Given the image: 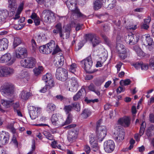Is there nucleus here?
<instances>
[{"mask_svg": "<svg viewBox=\"0 0 154 154\" xmlns=\"http://www.w3.org/2000/svg\"><path fill=\"white\" fill-rule=\"evenodd\" d=\"M83 24L77 23L76 24L74 22L72 23L71 26H75V30L78 31L82 29Z\"/></svg>", "mask_w": 154, "mask_h": 154, "instance_id": "46", "label": "nucleus"}, {"mask_svg": "<svg viewBox=\"0 0 154 154\" xmlns=\"http://www.w3.org/2000/svg\"><path fill=\"white\" fill-rule=\"evenodd\" d=\"M43 134L48 139L51 140H54L53 136L49 132L45 131L43 132Z\"/></svg>", "mask_w": 154, "mask_h": 154, "instance_id": "42", "label": "nucleus"}, {"mask_svg": "<svg viewBox=\"0 0 154 154\" xmlns=\"http://www.w3.org/2000/svg\"><path fill=\"white\" fill-rule=\"evenodd\" d=\"M72 109V105H68L65 106L63 108V109L66 114L71 113L70 112Z\"/></svg>", "mask_w": 154, "mask_h": 154, "instance_id": "44", "label": "nucleus"}, {"mask_svg": "<svg viewBox=\"0 0 154 154\" xmlns=\"http://www.w3.org/2000/svg\"><path fill=\"white\" fill-rule=\"evenodd\" d=\"M45 82L47 83L46 85L48 88V89L51 88L54 85V82L53 79L50 80L49 81Z\"/></svg>", "mask_w": 154, "mask_h": 154, "instance_id": "48", "label": "nucleus"}, {"mask_svg": "<svg viewBox=\"0 0 154 154\" xmlns=\"http://www.w3.org/2000/svg\"><path fill=\"white\" fill-rule=\"evenodd\" d=\"M113 23L114 24L113 26L114 30H116V26L119 29H120L121 28V23L120 20H118L117 21L116 20H113Z\"/></svg>", "mask_w": 154, "mask_h": 154, "instance_id": "50", "label": "nucleus"}, {"mask_svg": "<svg viewBox=\"0 0 154 154\" xmlns=\"http://www.w3.org/2000/svg\"><path fill=\"white\" fill-rule=\"evenodd\" d=\"M8 39L5 38L0 39V51L7 49L8 46Z\"/></svg>", "mask_w": 154, "mask_h": 154, "instance_id": "21", "label": "nucleus"}, {"mask_svg": "<svg viewBox=\"0 0 154 154\" xmlns=\"http://www.w3.org/2000/svg\"><path fill=\"white\" fill-rule=\"evenodd\" d=\"M67 139L70 143L75 142L77 137L76 131L75 130H70L68 132Z\"/></svg>", "mask_w": 154, "mask_h": 154, "instance_id": "15", "label": "nucleus"}, {"mask_svg": "<svg viewBox=\"0 0 154 154\" xmlns=\"http://www.w3.org/2000/svg\"><path fill=\"white\" fill-rule=\"evenodd\" d=\"M47 109L48 111L51 112L56 109V106L53 103H49L47 105Z\"/></svg>", "mask_w": 154, "mask_h": 154, "instance_id": "36", "label": "nucleus"}, {"mask_svg": "<svg viewBox=\"0 0 154 154\" xmlns=\"http://www.w3.org/2000/svg\"><path fill=\"white\" fill-rule=\"evenodd\" d=\"M13 101L12 100H5L2 99L1 101V104L3 106L2 108L4 109L9 108L11 107L13 104Z\"/></svg>", "mask_w": 154, "mask_h": 154, "instance_id": "19", "label": "nucleus"}, {"mask_svg": "<svg viewBox=\"0 0 154 154\" xmlns=\"http://www.w3.org/2000/svg\"><path fill=\"white\" fill-rule=\"evenodd\" d=\"M0 76H4V66H0Z\"/></svg>", "mask_w": 154, "mask_h": 154, "instance_id": "62", "label": "nucleus"}, {"mask_svg": "<svg viewBox=\"0 0 154 154\" xmlns=\"http://www.w3.org/2000/svg\"><path fill=\"white\" fill-rule=\"evenodd\" d=\"M27 56V50L24 48H19L16 51V57L19 59H22Z\"/></svg>", "mask_w": 154, "mask_h": 154, "instance_id": "13", "label": "nucleus"}, {"mask_svg": "<svg viewBox=\"0 0 154 154\" xmlns=\"http://www.w3.org/2000/svg\"><path fill=\"white\" fill-rule=\"evenodd\" d=\"M84 150L87 154H89L91 151L90 147L87 145H86L85 146Z\"/></svg>", "mask_w": 154, "mask_h": 154, "instance_id": "64", "label": "nucleus"}, {"mask_svg": "<svg viewBox=\"0 0 154 154\" xmlns=\"http://www.w3.org/2000/svg\"><path fill=\"white\" fill-rule=\"evenodd\" d=\"M55 29L57 30L59 32H61L62 30V25L61 23H58L55 26Z\"/></svg>", "mask_w": 154, "mask_h": 154, "instance_id": "60", "label": "nucleus"}, {"mask_svg": "<svg viewBox=\"0 0 154 154\" xmlns=\"http://www.w3.org/2000/svg\"><path fill=\"white\" fill-rule=\"evenodd\" d=\"M91 113L90 110L88 109H85L82 111L81 115L84 118H86L90 115Z\"/></svg>", "mask_w": 154, "mask_h": 154, "instance_id": "40", "label": "nucleus"}, {"mask_svg": "<svg viewBox=\"0 0 154 154\" xmlns=\"http://www.w3.org/2000/svg\"><path fill=\"white\" fill-rule=\"evenodd\" d=\"M88 88L90 91L94 92L98 96H100V91L96 88V87L93 84H91L88 86Z\"/></svg>", "mask_w": 154, "mask_h": 154, "instance_id": "32", "label": "nucleus"}, {"mask_svg": "<svg viewBox=\"0 0 154 154\" xmlns=\"http://www.w3.org/2000/svg\"><path fill=\"white\" fill-rule=\"evenodd\" d=\"M39 51L40 52L43 54H49V51L47 50L46 45L41 46L39 47Z\"/></svg>", "mask_w": 154, "mask_h": 154, "instance_id": "39", "label": "nucleus"}, {"mask_svg": "<svg viewBox=\"0 0 154 154\" xmlns=\"http://www.w3.org/2000/svg\"><path fill=\"white\" fill-rule=\"evenodd\" d=\"M139 38L138 35L131 33L126 37L125 41L127 43L131 45H133L137 43Z\"/></svg>", "mask_w": 154, "mask_h": 154, "instance_id": "9", "label": "nucleus"}, {"mask_svg": "<svg viewBox=\"0 0 154 154\" xmlns=\"http://www.w3.org/2000/svg\"><path fill=\"white\" fill-rule=\"evenodd\" d=\"M133 49L137 52L138 56L140 57H143L144 56V53L138 47L136 46H134Z\"/></svg>", "mask_w": 154, "mask_h": 154, "instance_id": "34", "label": "nucleus"}, {"mask_svg": "<svg viewBox=\"0 0 154 154\" xmlns=\"http://www.w3.org/2000/svg\"><path fill=\"white\" fill-rule=\"evenodd\" d=\"M31 95V94L30 92L23 90L21 92L20 97L23 100H27Z\"/></svg>", "mask_w": 154, "mask_h": 154, "instance_id": "24", "label": "nucleus"}, {"mask_svg": "<svg viewBox=\"0 0 154 154\" xmlns=\"http://www.w3.org/2000/svg\"><path fill=\"white\" fill-rule=\"evenodd\" d=\"M13 107L14 108V111L16 110L19 109V108L20 106L19 103L18 102H16L14 103H13Z\"/></svg>", "mask_w": 154, "mask_h": 154, "instance_id": "59", "label": "nucleus"}, {"mask_svg": "<svg viewBox=\"0 0 154 154\" xmlns=\"http://www.w3.org/2000/svg\"><path fill=\"white\" fill-rule=\"evenodd\" d=\"M104 4L100 0H96L94 2V9L95 10H97L102 7Z\"/></svg>", "mask_w": 154, "mask_h": 154, "instance_id": "29", "label": "nucleus"}, {"mask_svg": "<svg viewBox=\"0 0 154 154\" xmlns=\"http://www.w3.org/2000/svg\"><path fill=\"white\" fill-rule=\"evenodd\" d=\"M45 38V35H38L37 38V41L38 42H42Z\"/></svg>", "mask_w": 154, "mask_h": 154, "instance_id": "55", "label": "nucleus"}, {"mask_svg": "<svg viewBox=\"0 0 154 154\" xmlns=\"http://www.w3.org/2000/svg\"><path fill=\"white\" fill-rule=\"evenodd\" d=\"M119 124L127 127H128L130 124V119L129 117H124L120 119L118 121Z\"/></svg>", "mask_w": 154, "mask_h": 154, "instance_id": "16", "label": "nucleus"}, {"mask_svg": "<svg viewBox=\"0 0 154 154\" xmlns=\"http://www.w3.org/2000/svg\"><path fill=\"white\" fill-rule=\"evenodd\" d=\"M67 71L66 69L62 68H58L56 70V77L59 80L64 81L67 78Z\"/></svg>", "mask_w": 154, "mask_h": 154, "instance_id": "7", "label": "nucleus"}, {"mask_svg": "<svg viewBox=\"0 0 154 154\" xmlns=\"http://www.w3.org/2000/svg\"><path fill=\"white\" fill-rule=\"evenodd\" d=\"M116 13L119 15H120L123 13V11L121 7L118 6L116 8L115 10Z\"/></svg>", "mask_w": 154, "mask_h": 154, "instance_id": "52", "label": "nucleus"}, {"mask_svg": "<svg viewBox=\"0 0 154 154\" xmlns=\"http://www.w3.org/2000/svg\"><path fill=\"white\" fill-rule=\"evenodd\" d=\"M142 64V62L140 61L136 62L133 64V66L134 67L137 69H138L141 67V65Z\"/></svg>", "mask_w": 154, "mask_h": 154, "instance_id": "56", "label": "nucleus"}, {"mask_svg": "<svg viewBox=\"0 0 154 154\" xmlns=\"http://www.w3.org/2000/svg\"><path fill=\"white\" fill-rule=\"evenodd\" d=\"M141 39L144 45L150 51L153 48V42L152 38L149 34L143 35Z\"/></svg>", "mask_w": 154, "mask_h": 154, "instance_id": "5", "label": "nucleus"}, {"mask_svg": "<svg viewBox=\"0 0 154 154\" xmlns=\"http://www.w3.org/2000/svg\"><path fill=\"white\" fill-rule=\"evenodd\" d=\"M131 81L129 79H126L125 80H121L120 82V85L122 86H126L129 85Z\"/></svg>", "mask_w": 154, "mask_h": 154, "instance_id": "45", "label": "nucleus"}, {"mask_svg": "<svg viewBox=\"0 0 154 154\" xmlns=\"http://www.w3.org/2000/svg\"><path fill=\"white\" fill-rule=\"evenodd\" d=\"M9 14V12L6 9L0 10V22H5Z\"/></svg>", "mask_w": 154, "mask_h": 154, "instance_id": "20", "label": "nucleus"}, {"mask_svg": "<svg viewBox=\"0 0 154 154\" xmlns=\"http://www.w3.org/2000/svg\"><path fill=\"white\" fill-rule=\"evenodd\" d=\"M67 114H68V116L66 121L64 124L62 125V126L69 124L72 122L73 118L72 115L71 113Z\"/></svg>", "mask_w": 154, "mask_h": 154, "instance_id": "41", "label": "nucleus"}, {"mask_svg": "<svg viewBox=\"0 0 154 154\" xmlns=\"http://www.w3.org/2000/svg\"><path fill=\"white\" fill-rule=\"evenodd\" d=\"M23 6V3H21L17 9V12L15 14V17H14L13 19L14 20H17L20 17V14L22 11Z\"/></svg>", "mask_w": 154, "mask_h": 154, "instance_id": "33", "label": "nucleus"}, {"mask_svg": "<svg viewBox=\"0 0 154 154\" xmlns=\"http://www.w3.org/2000/svg\"><path fill=\"white\" fill-rule=\"evenodd\" d=\"M42 18L45 22L51 23L55 20V17L54 13L49 10H44L42 14Z\"/></svg>", "mask_w": 154, "mask_h": 154, "instance_id": "3", "label": "nucleus"}, {"mask_svg": "<svg viewBox=\"0 0 154 154\" xmlns=\"http://www.w3.org/2000/svg\"><path fill=\"white\" fill-rule=\"evenodd\" d=\"M82 89H81L74 96L73 99L75 101L78 100L80 98L82 95V92H83Z\"/></svg>", "mask_w": 154, "mask_h": 154, "instance_id": "47", "label": "nucleus"}, {"mask_svg": "<svg viewBox=\"0 0 154 154\" xmlns=\"http://www.w3.org/2000/svg\"><path fill=\"white\" fill-rule=\"evenodd\" d=\"M116 49L119 54L126 53V50L124 45L121 44H117L116 46Z\"/></svg>", "mask_w": 154, "mask_h": 154, "instance_id": "28", "label": "nucleus"}, {"mask_svg": "<svg viewBox=\"0 0 154 154\" xmlns=\"http://www.w3.org/2000/svg\"><path fill=\"white\" fill-rule=\"evenodd\" d=\"M114 141L112 140H109L104 143V148L105 151L108 153L112 152L115 148Z\"/></svg>", "mask_w": 154, "mask_h": 154, "instance_id": "10", "label": "nucleus"}, {"mask_svg": "<svg viewBox=\"0 0 154 154\" xmlns=\"http://www.w3.org/2000/svg\"><path fill=\"white\" fill-rule=\"evenodd\" d=\"M87 42H86V39L85 40H83L82 41L80 42L78 46H77L76 48V49L77 50H79L83 46L84 43H86Z\"/></svg>", "mask_w": 154, "mask_h": 154, "instance_id": "53", "label": "nucleus"}, {"mask_svg": "<svg viewBox=\"0 0 154 154\" xmlns=\"http://www.w3.org/2000/svg\"><path fill=\"white\" fill-rule=\"evenodd\" d=\"M71 86L69 89V91L72 92H75L78 89L79 87V84L77 79L74 77H72L69 80Z\"/></svg>", "mask_w": 154, "mask_h": 154, "instance_id": "12", "label": "nucleus"}, {"mask_svg": "<svg viewBox=\"0 0 154 154\" xmlns=\"http://www.w3.org/2000/svg\"><path fill=\"white\" fill-rule=\"evenodd\" d=\"M16 60L15 57H12L11 54L7 53L1 56L0 58V63H7L8 65L10 66L12 65Z\"/></svg>", "mask_w": 154, "mask_h": 154, "instance_id": "6", "label": "nucleus"}, {"mask_svg": "<svg viewBox=\"0 0 154 154\" xmlns=\"http://www.w3.org/2000/svg\"><path fill=\"white\" fill-rule=\"evenodd\" d=\"M141 66V68L142 70H146L148 69V65L145 64H144L143 62Z\"/></svg>", "mask_w": 154, "mask_h": 154, "instance_id": "61", "label": "nucleus"}, {"mask_svg": "<svg viewBox=\"0 0 154 154\" xmlns=\"http://www.w3.org/2000/svg\"><path fill=\"white\" fill-rule=\"evenodd\" d=\"M125 135V132L123 131H121L117 135L114 136V137L116 141L118 143H119L124 139Z\"/></svg>", "mask_w": 154, "mask_h": 154, "instance_id": "18", "label": "nucleus"}, {"mask_svg": "<svg viewBox=\"0 0 154 154\" xmlns=\"http://www.w3.org/2000/svg\"><path fill=\"white\" fill-rule=\"evenodd\" d=\"M0 91L3 94L11 96L15 91L14 86L10 82H5L0 87Z\"/></svg>", "mask_w": 154, "mask_h": 154, "instance_id": "2", "label": "nucleus"}, {"mask_svg": "<svg viewBox=\"0 0 154 154\" xmlns=\"http://www.w3.org/2000/svg\"><path fill=\"white\" fill-rule=\"evenodd\" d=\"M22 41L21 38L18 37L14 38L13 43L14 48H15L21 44L22 43Z\"/></svg>", "mask_w": 154, "mask_h": 154, "instance_id": "37", "label": "nucleus"}, {"mask_svg": "<svg viewBox=\"0 0 154 154\" xmlns=\"http://www.w3.org/2000/svg\"><path fill=\"white\" fill-rule=\"evenodd\" d=\"M51 121L53 124L55 125H58L59 122L58 118L56 114H53L51 118Z\"/></svg>", "mask_w": 154, "mask_h": 154, "instance_id": "38", "label": "nucleus"}, {"mask_svg": "<svg viewBox=\"0 0 154 154\" xmlns=\"http://www.w3.org/2000/svg\"><path fill=\"white\" fill-rule=\"evenodd\" d=\"M59 57L58 61H57L55 63V66L58 68H61L63 66L64 62V58L63 56H60Z\"/></svg>", "mask_w": 154, "mask_h": 154, "instance_id": "30", "label": "nucleus"}, {"mask_svg": "<svg viewBox=\"0 0 154 154\" xmlns=\"http://www.w3.org/2000/svg\"><path fill=\"white\" fill-rule=\"evenodd\" d=\"M71 11L73 14H77V16L79 17L83 18H86V16L81 13L78 8H75V9H72Z\"/></svg>", "mask_w": 154, "mask_h": 154, "instance_id": "31", "label": "nucleus"}, {"mask_svg": "<svg viewBox=\"0 0 154 154\" xmlns=\"http://www.w3.org/2000/svg\"><path fill=\"white\" fill-rule=\"evenodd\" d=\"M146 134L148 137H151L154 135V125H151L146 131Z\"/></svg>", "mask_w": 154, "mask_h": 154, "instance_id": "25", "label": "nucleus"}, {"mask_svg": "<svg viewBox=\"0 0 154 154\" xmlns=\"http://www.w3.org/2000/svg\"><path fill=\"white\" fill-rule=\"evenodd\" d=\"M53 79L51 74L50 73H47L45 75H44L42 77V79L45 82L49 81Z\"/></svg>", "mask_w": 154, "mask_h": 154, "instance_id": "43", "label": "nucleus"}, {"mask_svg": "<svg viewBox=\"0 0 154 154\" xmlns=\"http://www.w3.org/2000/svg\"><path fill=\"white\" fill-rule=\"evenodd\" d=\"M109 4L108 6L110 8H113L115 5L116 3V0H110L109 1Z\"/></svg>", "mask_w": 154, "mask_h": 154, "instance_id": "54", "label": "nucleus"}, {"mask_svg": "<svg viewBox=\"0 0 154 154\" xmlns=\"http://www.w3.org/2000/svg\"><path fill=\"white\" fill-rule=\"evenodd\" d=\"M85 37L86 42L88 41L90 42L94 47L98 45L100 42L99 38L94 33H90L86 34Z\"/></svg>", "mask_w": 154, "mask_h": 154, "instance_id": "8", "label": "nucleus"}, {"mask_svg": "<svg viewBox=\"0 0 154 154\" xmlns=\"http://www.w3.org/2000/svg\"><path fill=\"white\" fill-rule=\"evenodd\" d=\"M9 135L8 133H0V143L2 145H5L8 142Z\"/></svg>", "mask_w": 154, "mask_h": 154, "instance_id": "14", "label": "nucleus"}, {"mask_svg": "<svg viewBox=\"0 0 154 154\" xmlns=\"http://www.w3.org/2000/svg\"><path fill=\"white\" fill-rule=\"evenodd\" d=\"M91 145H92V148L95 149H94V151H96L99 149V147L97 143H93L91 144Z\"/></svg>", "mask_w": 154, "mask_h": 154, "instance_id": "63", "label": "nucleus"}, {"mask_svg": "<svg viewBox=\"0 0 154 154\" xmlns=\"http://www.w3.org/2000/svg\"><path fill=\"white\" fill-rule=\"evenodd\" d=\"M81 63L84 66V69L87 72H89L92 65L93 62L91 57H87L85 59L81 61Z\"/></svg>", "mask_w": 154, "mask_h": 154, "instance_id": "11", "label": "nucleus"}, {"mask_svg": "<svg viewBox=\"0 0 154 154\" xmlns=\"http://www.w3.org/2000/svg\"><path fill=\"white\" fill-rule=\"evenodd\" d=\"M47 50L49 51V54L55 49V44L54 42H50L46 44Z\"/></svg>", "mask_w": 154, "mask_h": 154, "instance_id": "35", "label": "nucleus"}, {"mask_svg": "<svg viewBox=\"0 0 154 154\" xmlns=\"http://www.w3.org/2000/svg\"><path fill=\"white\" fill-rule=\"evenodd\" d=\"M44 69V68L42 66L35 67L33 70L34 75L35 76L39 75L42 73Z\"/></svg>", "mask_w": 154, "mask_h": 154, "instance_id": "26", "label": "nucleus"}, {"mask_svg": "<svg viewBox=\"0 0 154 154\" xmlns=\"http://www.w3.org/2000/svg\"><path fill=\"white\" fill-rule=\"evenodd\" d=\"M36 63V59L32 57H27L24 60H21L20 62L21 66L29 68H32Z\"/></svg>", "mask_w": 154, "mask_h": 154, "instance_id": "4", "label": "nucleus"}, {"mask_svg": "<svg viewBox=\"0 0 154 154\" xmlns=\"http://www.w3.org/2000/svg\"><path fill=\"white\" fill-rule=\"evenodd\" d=\"M101 120H100L97 123L96 138L97 141L101 142L106 135L107 129L104 125H100Z\"/></svg>", "mask_w": 154, "mask_h": 154, "instance_id": "1", "label": "nucleus"}, {"mask_svg": "<svg viewBox=\"0 0 154 154\" xmlns=\"http://www.w3.org/2000/svg\"><path fill=\"white\" fill-rule=\"evenodd\" d=\"M14 73V70L13 68L7 66H4L5 77L11 76Z\"/></svg>", "mask_w": 154, "mask_h": 154, "instance_id": "23", "label": "nucleus"}, {"mask_svg": "<svg viewBox=\"0 0 154 154\" xmlns=\"http://www.w3.org/2000/svg\"><path fill=\"white\" fill-rule=\"evenodd\" d=\"M38 108L33 107V109L30 110L29 112L30 116L32 119H35L38 116Z\"/></svg>", "mask_w": 154, "mask_h": 154, "instance_id": "22", "label": "nucleus"}, {"mask_svg": "<svg viewBox=\"0 0 154 154\" xmlns=\"http://www.w3.org/2000/svg\"><path fill=\"white\" fill-rule=\"evenodd\" d=\"M76 67V64L75 63H72L69 67V71L70 72L73 73L75 71V68Z\"/></svg>", "mask_w": 154, "mask_h": 154, "instance_id": "49", "label": "nucleus"}, {"mask_svg": "<svg viewBox=\"0 0 154 154\" xmlns=\"http://www.w3.org/2000/svg\"><path fill=\"white\" fill-rule=\"evenodd\" d=\"M72 108H73L76 111H79L80 110V106L79 103H75L72 104Z\"/></svg>", "mask_w": 154, "mask_h": 154, "instance_id": "51", "label": "nucleus"}, {"mask_svg": "<svg viewBox=\"0 0 154 154\" xmlns=\"http://www.w3.org/2000/svg\"><path fill=\"white\" fill-rule=\"evenodd\" d=\"M8 7L10 9L12 13V16L14 13V11L16 10L17 7V4L16 0H8Z\"/></svg>", "mask_w": 154, "mask_h": 154, "instance_id": "17", "label": "nucleus"}, {"mask_svg": "<svg viewBox=\"0 0 154 154\" xmlns=\"http://www.w3.org/2000/svg\"><path fill=\"white\" fill-rule=\"evenodd\" d=\"M66 3L69 9L71 11L72 9H75L76 6L75 0H67L66 2Z\"/></svg>", "mask_w": 154, "mask_h": 154, "instance_id": "27", "label": "nucleus"}, {"mask_svg": "<svg viewBox=\"0 0 154 154\" xmlns=\"http://www.w3.org/2000/svg\"><path fill=\"white\" fill-rule=\"evenodd\" d=\"M149 66L151 69L154 70V57L149 60Z\"/></svg>", "mask_w": 154, "mask_h": 154, "instance_id": "57", "label": "nucleus"}, {"mask_svg": "<svg viewBox=\"0 0 154 154\" xmlns=\"http://www.w3.org/2000/svg\"><path fill=\"white\" fill-rule=\"evenodd\" d=\"M85 101L87 102V103H89L92 102L94 103L95 102H97L99 101L97 99H96L94 100H88L87 97H86L85 99Z\"/></svg>", "mask_w": 154, "mask_h": 154, "instance_id": "58", "label": "nucleus"}]
</instances>
